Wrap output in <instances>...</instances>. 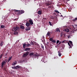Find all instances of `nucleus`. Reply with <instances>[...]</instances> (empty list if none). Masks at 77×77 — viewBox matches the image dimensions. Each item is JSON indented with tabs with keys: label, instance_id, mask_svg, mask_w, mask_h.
Segmentation results:
<instances>
[{
	"label": "nucleus",
	"instance_id": "f257e3e1",
	"mask_svg": "<svg viewBox=\"0 0 77 77\" xmlns=\"http://www.w3.org/2000/svg\"><path fill=\"white\" fill-rule=\"evenodd\" d=\"M29 55L30 57H33V58L34 57H35V58L37 57V59H38V57H39V54H38L36 53V54H34V53L33 52L30 53Z\"/></svg>",
	"mask_w": 77,
	"mask_h": 77
},
{
	"label": "nucleus",
	"instance_id": "f03ea898",
	"mask_svg": "<svg viewBox=\"0 0 77 77\" xmlns=\"http://www.w3.org/2000/svg\"><path fill=\"white\" fill-rule=\"evenodd\" d=\"M20 28L18 26L14 27L13 29L12 30L14 32H13L14 35H17L18 34V32L17 31H19Z\"/></svg>",
	"mask_w": 77,
	"mask_h": 77
},
{
	"label": "nucleus",
	"instance_id": "7ed1b4c3",
	"mask_svg": "<svg viewBox=\"0 0 77 77\" xmlns=\"http://www.w3.org/2000/svg\"><path fill=\"white\" fill-rule=\"evenodd\" d=\"M14 12H16L17 15H20V14H23L24 13V10L18 11L16 10H14Z\"/></svg>",
	"mask_w": 77,
	"mask_h": 77
},
{
	"label": "nucleus",
	"instance_id": "20e7f679",
	"mask_svg": "<svg viewBox=\"0 0 77 77\" xmlns=\"http://www.w3.org/2000/svg\"><path fill=\"white\" fill-rule=\"evenodd\" d=\"M8 62V59H5V60L2 61L1 63V65H5L6 64V63Z\"/></svg>",
	"mask_w": 77,
	"mask_h": 77
},
{
	"label": "nucleus",
	"instance_id": "39448f33",
	"mask_svg": "<svg viewBox=\"0 0 77 77\" xmlns=\"http://www.w3.org/2000/svg\"><path fill=\"white\" fill-rule=\"evenodd\" d=\"M29 54V52L28 51L26 52V53L23 54V57H24L27 56Z\"/></svg>",
	"mask_w": 77,
	"mask_h": 77
},
{
	"label": "nucleus",
	"instance_id": "423d86ee",
	"mask_svg": "<svg viewBox=\"0 0 77 77\" xmlns=\"http://www.w3.org/2000/svg\"><path fill=\"white\" fill-rule=\"evenodd\" d=\"M49 41H51V42L53 43H56V40L53 39V38H50L49 39Z\"/></svg>",
	"mask_w": 77,
	"mask_h": 77
},
{
	"label": "nucleus",
	"instance_id": "0eeeda50",
	"mask_svg": "<svg viewBox=\"0 0 77 77\" xmlns=\"http://www.w3.org/2000/svg\"><path fill=\"white\" fill-rule=\"evenodd\" d=\"M30 44L31 45H34L35 44H36V43L35 42H33V41H31V42H30Z\"/></svg>",
	"mask_w": 77,
	"mask_h": 77
},
{
	"label": "nucleus",
	"instance_id": "6e6552de",
	"mask_svg": "<svg viewBox=\"0 0 77 77\" xmlns=\"http://www.w3.org/2000/svg\"><path fill=\"white\" fill-rule=\"evenodd\" d=\"M20 68H21V67H20V66L19 65L16 66V69H17V70H19Z\"/></svg>",
	"mask_w": 77,
	"mask_h": 77
},
{
	"label": "nucleus",
	"instance_id": "1a4fd4ad",
	"mask_svg": "<svg viewBox=\"0 0 77 77\" xmlns=\"http://www.w3.org/2000/svg\"><path fill=\"white\" fill-rule=\"evenodd\" d=\"M52 4V3L51 2H46V6H49V5H51Z\"/></svg>",
	"mask_w": 77,
	"mask_h": 77
},
{
	"label": "nucleus",
	"instance_id": "9d476101",
	"mask_svg": "<svg viewBox=\"0 0 77 77\" xmlns=\"http://www.w3.org/2000/svg\"><path fill=\"white\" fill-rule=\"evenodd\" d=\"M17 63V61H15L13 62L12 65L13 66H15V65Z\"/></svg>",
	"mask_w": 77,
	"mask_h": 77
},
{
	"label": "nucleus",
	"instance_id": "9b49d317",
	"mask_svg": "<svg viewBox=\"0 0 77 77\" xmlns=\"http://www.w3.org/2000/svg\"><path fill=\"white\" fill-rule=\"evenodd\" d=\"M56 32H59V33H60V30L59 28H57L56 29Z\"/></svg>",
	"mask_w": 77,
	"mask_h": 77
},
{
	"label": "nucleus",
	"instance_id": "f8f14e48",
	"mask_svg": "<svg viewBox=\"0 0 77 77\" xmlns=\"http://www.w3.org/2000/svg\"><path fill=\"white\" fill-rule=\"evenodd\" d=\"M29 21L30 23V24H31V25H32V24H33V21L32 20H29Z\"/></svg>",
	"mask_w": 77,
	"mask_h": 77
},
{
	"label": "nucleus",
	"instance_id": "ddd939ff",
	"mask_svg": "<svg viewBox=\"0 0 77 77\" xmlns=\"http://www.w3.org/2000/svg\"><path fill=\"white\" fill-rule=\"evenodd\" d=\"M27 27L26 29V30H27V31L30 30V27L29 26Z\"/></svg>",
	"mask_w": 77,
	"mask_h": 77
},
{
	"label": "nucleus",
	"instance_id": "4468645a",
	"mask_svg": "<svg viewBox=\"0 0 77 77\" xmlns=\"http://www.w3.org/2000/svg\"><path fill=\"white\" fill-rule=\"evenodd\" d=\"M64 32H68L69 31V29H68V28H66V29H64Z\"/></svg>",
	"mask_w": 77,
	"mask_h": 77
},
{
	"label": "nucleus",
	"instance_id": "2eb2a0df",
	"mask_svg": "<svg viewBox=\"0 0 77 77\" xmlns=\"http://www.w3.org/2000/svg\"><path fill=\"white\" fill-rule=\"evenodd\" d=\"M4 43L2 41H1L0 42V46L1 47H2L3 46V45Z\"/></svg>",
	"mask_w": 77,
	"mask_h": 77
},
{
	"label": "nucleus",
	"instance_id": "dca6fc26",
	"mask_svg": "<svg viewBox=\"0 0 77 77\" xmlns=\"http://www.w3.org/2000/svg\"><path fill=\"white\" fill-rule=\"evenodd\" d=\"M23 48H26V43H24L23 45Z\"/></svg>",
	"mask_w": 77,
	"mask_h": 77
},
{
	"label": "nucleus",
	"instance_id": "f3484780",
	"mask_svg": "<svg viewBox=\"0 0 77 77\" xmlns=\"http://www.w3.org/2000/svg\"><path fill=\"white\" fill-rule=\"evenodd\" d=\"M30 50V48H25L24 50V51H29V50Z\"/></svg>",
	"mask_w": 77,
	"mask_h": 77
},
{
	"label": "nucleus",
	"instance_id": "a211bd4d",
	"mask_svg": "<svg viewBox=\"0 0 77 77\" xmlns=\"http://www.w3.org/2000/svg\"><path fill=\"white\" fill-rule=\"evenodd\" d=\"M12 57L11 56L9 58L8 60V62H9V61H10V60L12 59Z\"/></svg>",
	"mask_w": 77,
	"mask_h": 77
},
{
	"label": "nucleus",
	"instance_id": "6ab92c4d",
	"mask_svg": "<svg viewBox=\"0 0 77 77\" xmlns=\"http://www.w3.org/2000/svg\"><path fill=\"white\" fill-rule=\"evenodd\" d=\"M26 25L27 27H28L29 26H30V23H26Z\"/></svg>",
	"mask_w": 77,
	"mask_h": 77
},
{
	"label": "nucleus",
	"instance_id": "aec40b11",
	"mask_svg": "<svg viewBox=\"0 0 77 77\" xmlns=\"http://www.w3.org/2000/svg\"><path fill=\"white\" fill-rule=\"evenodd\" d=\"M50 33L49 32H48L47 34H46V36H50Z\"/></svg>",
	"mask_w": 77,
	"mask_h": 77
},
{
	"label": "nucleus",
	"instance_id": "412c9836",
	"mask_svg": "<svg viewBox=\"0 0 77 77\" xmlns=\"http://www.w3.org/2000/svg\"><path fill=\"white\" fill-rule=\"evenodd\" d=\"M20 29H24V26H20Z\"/></svg>",
	"mask_w": 77,
	"mask_h": 77
},
{
	"label": "nucleus",
	"instance_id": "4be33fe9",
	"mask_svg": "<svg viewBox=\"0 0 77 77\" xmlns=\"http://www.w3.org/2000/svg\"><path fill=\"white\" fill-rule=\"evenodd\" d=\"M27 47H30V46H31V45L29 44H26Z\"/></svg>",
	"mask_w": 77,
	"mask_h": 77
},
{
	"label": "nucleus",
	"instance_id": "5701e85b",
	"mask_svg": "<svg viewBox=\"0 0 77 77\" xmlns=\"http://www.w3.org/2000/svg\"><path fill=\"white\" fill-rule=\"evenodd\" d=\"M5 26L3 25H2L1 26V29H3V28H5Z\"/></svg>",
	"mask_w": 77,
	"mask_h": 77
},
{
	"label": "nucleus",
	"instance_id": "b1692460",
	"mask_svg": "<svg viewBox=\"0 0 77 77\" xmlns=\"http://www.w3.org/2000/svg\"><path fill=\"white\" fill-rule=\"evenodd\" d=\"M58 55L59 56H60H60H61V55L62 54H61V53H60V52L59 51H58Z\"/></svg>",
	"mask_w": 77,
	"mask_h": 77
},
{
	"label": "nucleus",
	"instance_id": "393cba45",
	"mask_svg": "<svg viewBox=\"0 0 77 77\" xmlns=\"http://www.w3.org/2000/svg\"><path fill=\"white\" fill-rule=\"evenodd\" d=\"M54 11L55 12H56V13H57L58 14H59L60 13L59 12V11H58L57 10H55Z\"/></svg>",
	"mask_w": 77,
	"mask_h": 77
},
{
	"label": "nucleus",
	"instance_id": "a878e982",
	"mask_svg": "<svg viewBox=\"0 0 77 77\" xmlns=\"http://www.w3.org/2000/svg\"><path fill=\"white\" fill-rule=\"evenodd\" d=\"M63 32H62L60 34L61 37H62V36H63Z\"/></svg>",
	"mask_w": 77,
	"mask_h": 77
},
{
	"label": "nucleus",
	"instance_id": "bb28decb",
	"mask_svg": "<svg viewBox=\"0 0 77 77\" xmlns=\"http://www.w3.org/2000/svg\"><path fill=\"white\" fill-rule=\"evenodd\" d=\"M38 14H39V15H40V14H41V11H38Z\"/></svg>",
	"mask_w": 77,
	"mask_h": 77
},
{
	"label": "nucleus",
	"instance_id": "cd10ccee",
	"mask_svg": "<svg viewBox=\"0 0 77 77\" xmlns=\"http://www.w3.org/2000/svg\"><path fill=\"white\" fill-rule=\"evenodd\" d=\"M77 17L75 18V19L73 20V21H77Z\"/></svg>",
	"mask_w": 77,
	"mask_h": 77
},
{
	"label": "nucleus",
	"instance_id": "c85d7f7f",
	"mask_svg": "<svg viewBox=\"0 0 77 77\" xmlns=\"http://www.w3.org/2000/svg\"><path fill=\"white\" fill-rule=\"evenodd\" d=\"M62 43H66V40H64L62 42Z\"/></svg>",
	"mask_w": 77,
	"mask_h": 77
},
{
	"label": "nucleus",
	"instance_id": "c756f323",
	"mask_svg": "<svg viewBox=\"0 0 77 77\" xmlns=\"http://www.w3.org/2000/svg\"><path fill=\"white\" fill-rule=\"evenodd\" d=\"M3 54H2L0 55V59H2V57H3Z\"/></svg>",
	"mask_w": 77,
	"mask_h": 77
},
{
	"label": "nucleus",
	"instance_id": "7c9ffc66",
	"mask_svg": "<svg viewBox=\"0 0 77 77\" xmlns=\"http://www.w3.org/2000/svg\"><path fill=\"white\" fill-rule=\"evenodd\" d=\"M49 23L50 26H52V24H51V22H50V21L49 22Z\"/></svg>",
	"mask_w": 77,
	"mask_h": 77
},
{
	"label": "nucleus",
	"instance_id": "2f4dec72",
	"mask_svg": "<svg viewBox=\"0 0 77 77\" xmlns=\"http://www.w3.org/2000/svg\"><path fill=\"white\" fill-rule=\"evenodd\" d=\"M12 69H16V67L15 66H12Z\"/></svg>",
	"mask_w": 77,
	"mask_h": 77
},
{
	"label": "nucleus",
	"instance_id": "473e14b6",
	"mask_svg": "<svg viewBox=\"0 0 77 77\" xmlns=\"http://www.w3.org/2000/svg\"><path fill=\"white\" fill-rule=\"evenodd\" d=\"M41 47H42V48L43 50H44V46L42 45L41 46Z\"/></svg>",
	"mask_w": 77,
	"mask_h": 77
},
{
	"label": "nucleus",
	"instance_id": "72a5a7b5",
	"mask_svg": "<svg viewBox=\"0 0 77 77\" xmlns=\"http://www.w3.org/2000/svg\"><path fill=\"white\" fill-rule=\"evenodd\" d=\"M70 47H72V46H73V44H72V43L70 44Z\"/></svg>",
	"mask_w": 77,
	"mask_h": 77
},
{
	"label": "nucleus",
	"instance_id": "f704fd0d",
	"mask_svg": "<svg viewBox=\"0 0 77 77\" xmlns=\"http://www.w3.org/2000/svg\"><path fill=\"white\" fill-rule=\"evenodd\" d=\"M60 42V41L59 40H57V44H58V43H59V42Z\"/></svg>",
	"mask_w": 77,
	"mask_h": 77
},
{
	"label": "nucleus",
	"instance_id": "c9c22d12",
	"mask_svg": "<svg viewBox=\"0 0 77 77\" xmlns=\"http://www.w3.org/2000/svg\"><path fill=\"white\" fill-rule=\"evenodd\" d=\"M69 42L70 44H72V41H69Z\"/></svg>",
	"mask_w": 77,
	"mask_h": 77
},
{
	"label": "nucleus",
	"instance_id": "e433bc0d",
	"mask_svg": "<svg viewBox=\"0 0 77 77\" xmlns=\"http://www.w3.org/2000/svg\"><path fill=\"white\" fill-rule=\"evenodd\" d=\"M54 59H57V57H54Z\"/></svg>",
	"mask_w": 77,
	"mask_h": 77
},
{
	"label": "nucleus",
	"instance_id": "4c0bfd02",
	"mask_svg": "<svg viewBox=\"0 0 77 77\" xmlns=\"http://www.w3.org/2000/svg\"><path fill=\"white\" fill-rule=\"evenodd\" d=\"M1 68H3V66H4V65H3L2 64H1Z\"/></svg>",
	"mask_w": 77,
	"mask_h": 77
},
{
	"label": "nucleus",
	"instance_id": "58836bf2",
	"mask_svg": "<svg viewBox=\"0 0 77 77\" xmlns=\"http://www.w3.org/2000/svg\"><path fill=\"white\" fill-rule=\"evenodd\" d=\"M68 45H69V47L71 46V45H70V44H69V43L68 42Z\"/></svg>",
	"mask_w": 77,
	"mask_h": 77
},
{
	"label": "nucleus",
	"instance_id": "ea45409f",
	"mask_svg": "<svg viewBox=\"0 0 77 77\" xmlns=\"http://www.w3.org/2000/svg\"><path fill=\"white\" fill-rule=\"evenodd\" d=\"M4 71H7V70H6V68H5L4 69Z\"/></svg>",
	"mask_w": 77,
	"mask_h": 77
},
{
	"label": "nucleus",
	"instance_id": "a19ab883",
	"mask_svg": "<svg viewBox=\"0 0 77 77\" xmlns=\"http://www.w3.org/2000/svg\"><path fill=\"white\" fill-rule=\"evenodd\" d=\"M61 43H62V42H59L58 45H60V44H61Z\"/></svg>",
	"mask_w": 77,
	"mask_h": 77
},
{
	"label": "nucleus",
	"instance_id": "79ce46f5",
	"mask_svg": "<svg viewBox=\"0 0 77 77\" xmlns=\"http://www.w3.org/2000/svg\"><path fill=\"white\" fill-rule=\"evenodd\" d=\"M8 56V53H6L5 55V56Z\"/></svg>",
	"mask_w": 77,
	"mask_h": 77
},
{
	"label": "nucleus",
	"instance_id": "37998d69",
	"mask_svg": "<svg viewBox=\"0 0 77 77\" xmlns=\"http://www.w3.org/2000/svg\"><path fill=\"white\" fill-rule=\"evenodd\" d=\"M37 46L38 47H39V45H37Z\"/></svg>",
	"mask_w": 77,
	"mask_h": 77
},
{
	"label": "nucleus",
	"instance_id": "c03bdc74",
	"mask_svg": "<svg viewBox=\"0 0 77 77\" xmlns=\"http://www.w3.org/2000/svg\"><path fill=\"white\" fill-rule=\"evenodd\" d=\"M48 43L47 42V44H46V45H47L48 46Z\"/></svg>",
	"mask_w": 77,
	"mask_h": 77
},
{
	"label": "nucleus",
	"instance_id": "a18cd8bd",
	"mask_svg": "<svg viewBox=\"0 0 77 77\" xmlns=\"http://www.w3.org/2000/svg\"><path fill=\"white\" fill-rule=\"evenodd\" d=\"M54 15H56V13H54Z\"/></svg>",
	"mask_w": 77,
	"mask_h": 77
},
{
	"label": "nucleus",
	"instance_id": "49530a36",
	"mask_svg": "<svg viewBox=\"0 0 77 77\" xmlns=\"http://www.w3.org/2000/svg\"><path fill=\"white\" fill-rule=\"evenodd\" d=\"M6 21V19L4 20V21L5 22V21Z\"/></svg>",
	"mask_w": 77,
	"mask_h": 77
},
{
	"label": "nucleus",
	"instance_id": "de8ad7c7",
	"mask_svg": "<svg viewBox=\"0 0 77 77\" xmlns=\"http://www.w3.org/2000/svg\"><path fill=\"white\" fill-rule=\"evenodd\" d=\"M44 20H47V19H46V18H44Z\"/></svg>",
	"mask_w": 77,
	"mask_h": 77
},
{
	"label": "nucleus",
	"instance_id": "09e8293b",
	"mask_svg": "<svg viewBox=\"0 0 77 77\" xmlns=\"http://www.w3.org/2000/svg\"><path fill=\"white\" fill-rule=\"evenodd\" d=\"M68 38H69V36H68Z\"/></svg>",
	"mask_w": 77,
	"mask_h": 77
},
{
	"label": "nucleus",
	"instance_id": "8fccbe9b",
	"mask_svg": "<svg viewBox=\"0 0 77 77\" xmlns=\"http://www.w3.org/2000/svg\"><path fill=\"white\" fill-rule=\"evenodd\" d=\"M67 1H69L70 0H66Z\"/></svg>",
	"mask_w": 77,
	"mask_h": 77
},
{
	"label": "nucleus",
	"instance_id": "3c124183",
	"mask_svg": "<svg viewBox=\"0 0 77 77\" xmlns=\"http://www.w3.org/2000/svg\"><path fill=\"white\" fill-rule=\"evenodd\" d=\"M49 8H51V6H50L49 7Z\"/></svg>",
	"mask_w": 77,
	"mask_h": 77
},
{
	"label": "nucleus",
	"instance_id": "603ef678",
	"mask_svg": "<svg viewBox=\"0 0 77 77\" xmlns=\"http://www.w3.org/2000/svg\"><path fill=\"white\" fill-rule=\"evenodd\" d=\"M11 74H12V72H11Z\"/></svg>",
	"mask_w": 77,
	"mask_h": 77
},
{
	"label": "nucleus",
	"instance_id": "864d4df0",
	"mask_svg": "<svg viewBox=\"0 0 77 77\" xmlns=\"http://www.w3.org/2000/svg\"><path fill=\"white\" fill-rule=\"evenodd\" d=\"M8 35H9V33H8Z\"/></svg>",
	"mask_w": 77,
	"mask_h": 77
},
{
	"label": "nucleus",
	"instance_id": "5fc2aeb1",
	"mask_svg": "<svg viewBox=\"0 0 77 77\" xmlns=\"http://www.w3.org/2000/svg\"><path fill=\"white\" fill-rule=\"evenodd\" d=\"M64 36H65V34H64Z\"/></svg>",
	"mask_w": 77,
	"mask_h": 77
},
{
	"label": "nucleus",
	"instance_id": "6e6d98bb",
	"mask_svg": "<svg viewBox=\"0 0 77 77\" xmlns=\"http://www.w3.org/2000/svg\"><path fill=\"white\" fill-rule=\"evenodd\" d=\"M5 58H7V57H5Z\"/></svg>",
	"mask_w": 77,
	"mask_h": 77
},
{
	"label": "nucleus",
	"instance_id": "4d7b16f0",
	"mask_svg": "<svg viewBox=\"0 0 77 77\" xmlns=\"http://www.w3.org/2000/svg\"><path fill=\"white\" fill-rule=\"evenodd\" d=\"M53 18V19H54V17Z\"/></svg>",
	"mask_w": 77,
	"mask_h": 77
}]
</instances>
